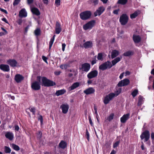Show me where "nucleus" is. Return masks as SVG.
Segmentation results:
<instances>
[{
    "label": "nucleus",
    "mask_w": 154,
    "mask_h": 154,
    "mask_svg": "<svg viewBox=\"0 0 154 154\" xmlns=\"http://www.w3.org/2000/svg\"><path fill=\"white\" fill-rule=\"evenodd\" d=\"M42 85L45 86L49 87L53 86L55 85V83L49 80L46 77H43L42 78Z\"/></svg>",
    "instance_id": "nucleus-1"
},
{
    "label": "nucleus",
    "mask_w": 154,
    "mask_h": 154,
    "mask_svg": "<svg viewBox=\"0 0 154 154\" xmlns=\"http://www.w3.org/2000/svg\"><path fill=\"white\" fill-rule=\"evenodd\" d=\"M91 12L89 11H86L80 14V17L83 20H86L90 18L91 16Z\"/></svg>",
    "instance_id": "nucleus-2"
},
{
    "label": "nucleus",
    "mask_w": 154,
    "mask_h": 154,
    "mask_svg": "<svg viewBox=\"0 0 154 154\" xmlns=\"http://www.w3.org/2000/svg\"><path fill=\"white\" fill-rule=\"evenodd\" d=\"M150 136V135L149 131L148 130H145L142 133L140 136V137L142 140L144 139V141L145 142H147L149 139Z\"/></svg>",
    "instance_id": "nucleus-3"
},
{
    "label": "nucleus",
    "mask_w": 154,
    "mask_h": 154,
    "mask_svg": "<svg viewBox=\"0 0 154 154\" xmlns=\"http://www.w3.org/2000/svg\"><path fill=\"white\" fill-rule=\"evenodd\" d=\"M128 17L126 14H123L120 17L119 21L122 25H125L128 22Z\"/></svg>",
    "instance_id": "nucleus-4"
},
{
    "label": "nucleus",
    "mask_w": 154,
    "mask_h": 154,
    "mask_svg": "<svg viewBox=\"0 0 154 154\" xmlns=\"http://www.w3.org/2000/svg\"><path fill=\"white\" fill-rule=\"evenodd\" d=\"M115 97V94L114 93H111L106 95L104 98L103 102L105 104H107L109 103Z\"/></svg>",
    "instance_id": "nucleus-5"
},
{
    "label": "nucleus",
    "mask_w": 154,
    "mask_h": 154,
    "mask_svg": "<svg viewBox=\"0 0 154 154\" xmlns=\"http://www.w3.org/2000/svg\"><path fill=\"white\" fill-rule=\"evenodd\" d=\"M95 23V20H91L84 25L83 26V28L85 30L91 29L94 26Z\"/></svg>",
    "instance_id": "nucleus-6"
},
{
    "label": "nucleus",
    "mask_w": 154,
    "mask_h": 154,
    "mask_svg": "<svg viewBox=\"0 0 154 154\" xmlns=\"http://www.w3.org/2000/svg\"><path fill=\"white\" fill-rule=\"evenodd\" d=\"M98 71L96 70L91 71L87 75L88 78L89 79H91L96 77L98 75Z\"/></svg>",
    "instance_id": "nucleus-7"
},
{
    "label": "nucleus",
    "mask_w": 154,
    "mask_h": 154,
    "mask_svg": "<svg viewBox=\"0 0 154 154\" xmlns=\"http://www.w3.org/2000/svg\"><path fill=\"white\" fill-rule=\"evenodd\" d=\"M41 84L39 82L35 81L32 83L31 88L34 90L37 91L41 88Z\"/></svg>",
    "instance_id": "nucleus-8"
},
{
    "label": "nucleus",
    "mask_w": 154,
    "mask_h": 154,
    "mask_svg": "<svg viewBox=\"0 0 154 154\" xmlns=\"http://www.w3.org/2000/svg\"><path fill=\"white\" fill-rule=\"evenodd\" d=\"M130 81L128 79H124L120 81L117 85L119 87H122L127 85L130 83Z\"/></svg>",
    "instance_id": "nucleus-9"
},
{
    "label": "nucleus",
    "mask_w": 154,
    "mask_h": 154,
    "mask_svg": "<svg viewBox=\"0 0 154 154\" xmlns=\"http://www.w3.org/2000/svg\"><path fill=\"white\" fill-rule=\"evenodd\" d=\"M69 108V105L67 103L63 104L60 106L62 112L64 114H66Z\"/></svg>",
    "instance_id": "nucleus-10"
},
{
    "label": "nucleus",
    "mask_w": 154,
    "mask_h": 154,
    "mask_svg": "<svg viewBox=\"0 0 154 154\" xmlns=\"http://www.w3.org/2000/svg\"><path fill=\"white\" fill-rule=\"evenodd\" d=\"M90 68L91 65L90 64L85 63L82 65L81 69L82 71L87 72L90 70Z\"/></svg>",
    "instance_id": "nucleus-11"
},
{
    "label": "nucleus",
    "mask_w": 154,
    "mask_h": 154,
    "mask_svg": "<svg viewBox=\"0 0 154 154\" xmlns=\"http://www.w3.org/2000/svg\"><path fill=\"white\" fill-rule=\"evenodd\" d=\"M104 10L105 8L101 6L94 13V16L96 17L97 15L99 16L100 15Z\"/></svg>",
    "instance_id": "nucleus-12"
},
{
    "label": "nucleus",
    "mask_w": 154,
    "mask_h": 154,
    "mask_svg": "<svg viewBox=\"0 0 154 154\" xmlns=\"http://www.w3.org/2000/svg\"><path fill=\"white\" fill-rule=\"evenodd\" d=\"M7 62L11 66L14 67L17 66V62L14 59H10L7 60Z\"/></svg>",
    "instance_id": "nucleus-13"
},
{
    "label": "nucleus",
    "mask_w": 154,
    "mask_h": 154,
    "mask_svg": "<svg viewBox=\"0 0 154 154\" xmlns=\"http://www.w3.org/2000/svg\"><path fill=\"white\" fill-rule=\"evenodd\" d=\"M0 69L4 72H8L10 71L9 66L7 64H1L0 65Z\"/></svg>",
    "instance_id": "nucleus-14"
},
{
    "label": "nucleus",
    "mask_w": 154,
    "mask_h": 154,
    "mask_svg": "<svg viewBox=\"0 0 154 154\" xmlns=\"http://www.w3.org/2000/svg\"><path fill=\"white\" fill-rule=\"evenodd\" d=\"M24 77L21 75L17 74L15 75L14 79L17 83H19L23 80Z\"/></svg>",
    "instance_id": "nucleus-15"
},
{
    "label": "nucleus",
    "mask_w": 154,
    "mask_h": 154,
    "mask_svg": "<svg viewBox=\"0 0 154 154\" xmlns=\"http://www.w3.org/2000/svg\"><path fill=\"white\" fill-rule=\"evenodd\" d=\"M95 91V89L93 88L90 87L84 91V93L86 95H88L94 93Z\"/></svg>",
    "instance_id": "nucleus-16"
},
{
    "label": "nucleus",
    "mask_w": 154,
    "mask_h": 154,
    "mask_svg": "<svg viewBox=\"0 0 154 154\" xmlns=\"http://www.w3.org/2000/svg\"><path fill=\"white\" fill-rule=\"evenodd\" d=\"M129 116L130 114L129 113L124 115L120 119L121 122L122 123H125L129 119Z\"/></svg>",
    "instance_id": "nucleus-17"
},
{
    "label": "nucleus",
    "mask_w": 154,
    "mask_h": 154,
    "mask_svg": "<svg viewBox=\"0 0 154 154\" xmlns=\"http://www.w3.org/2000/svg\"><path fill=\"white\" fill-rule=\"evenodd\" d=\"M19 17H26L27 16V13L25 8L22 9L19 12Z\"/></svg>",
    "instance_id": "nucleus-18"
},
{
    "label": "nucleus",
    "mask_w": 154,
    "mask_h": 154,
    "mask_svg": "<svg viewBox=\"0 0 154 154\" xmlns=\"http://www.w3.org/2000/svg\"><path fill=\"white\" fill-rule=\"evenodd\" d=\"M6 137L10 140H13L14 137V135L12 132L8 131L5 134Z\"/></svg>",
    "instance_id": "nucleus-19"
},
{
    "label": "nucleus",
    "mask_w": 154,
    "mask_h": 154,
    "mask_svg": "<svg viewBox=\"0 0 154 154\" xmlns=\"http://www.w3.org/2000/svg\"><path fill=\"white\" fill-rule=\"evenodd\" d=\"M61 31V28L60 27V25L58 22H57L55 27L56 33L57 34H59Z\"/></svg>",
    "instance_id": "nucleus-20"
},
{
    "label": "nucleus",
    "mask_w": 154,
    "mask_h": 154,
    "mask_svg": "<svg viewBox=\"0 0 154 154\" xmlns=\"http://www.w3.org/2000/svg\"><path fill=\"white\" fill-rule=\"evenodd\" d=\"M67 143L63 140H61L59 144V146L62 149H64L66 147Z\"/></svg>",
    "instance_id": "nucleus-21"
},
{
    "label": "nucleus",
    "mask_w": 154,
    "mask_h": 154,
    "mask_svg": "<svg viewBox=\"0 0 154 154\" xmlns=\"http://www.w3.org/2000/svg\"><path fill=\"white\" fill-rule=\"evenodd\" d=\"M133 39L135 43H139L140 42L141 38L140 36L138 35H133Z\"/></svg>",
    "instance_id": "nucleus-22"
},
{
    "label": "nucleus",
    "mask_w": 154,
    "mask_h": 154,
    "mask_svg": "<svg viewBox=\"0 0 154 154\" xmlns=\"http://www.w3.org/2000/svg\"><path fill=\"white\" fill-rule=\"evenodd\" d=\"M80 83L78 82H76L74 83L69 88V89L70 91L74 90L75 88L79 87Z\"/></svg>",
    "instance_id": "nucleus-23"
},
{
    "label": "nucleus",
    "mask_w": 154,
    "mask_h": 154,
    "mask_svg": "<svg viewBox=\"0 0 154 154\" xmlns=\"http://www.w3.org/2000/svg\"><path fill=\"white\" fill-rule=\"evenodd\" d=\"M92 43L90 41H87L85 43L83 46L85 48H91L92 46Z\"/></svg>",
    "instance_id": "nucleus-24"
},
{
    "label": "nucleus",
    "mask_w": 154,
    "mask_h": 154,
    "mask_svg": "<svg viewBox=\"0 0 154 154\" xmlns=\"http://www.w3.org/2000/svg\"><path fill=\"white\" fill-rule=\"evenodd\" d=\"M122 57H118L112 61V66L115 65L117 63L120 61L122 59Z\"/></svg>",
    "instance_id": "nucleus-25"
},
{
    "label": "nucleus",
    "mask_w": 154,
    "mask_h": 154,
    "mask_svg": "<svg viewBox=\"0 0 154 154\" xmlns=\"http://www.w3.org/2000/svg\"><path fill=\"white\" fill-rule=\"evenodd\" d=\"M119 54V51L116 50H113L111 53V58L113 59Z\"/></svg>",
    "instance_id": "nucleus-26"
},
{
    "label": "nucleus",
    "mask_w": 154,
    "mask_h": 154,
    "mask_svg": "<svg viewBox=\"0 0 154 154\" xmlns=\"http://www.w3.org/2000/svg\"><path fill=\"white\" fill-rule=\"evenodd\" d=\"M31 11L33 14L37 16L40 15V14L38 9L35 8H32L31 9Z\"/></svg>",
    "instance_id": "nucleus-27"
},
{
    "label": "nucleus",
    "mask_w": 154,
    "mask_h": 154,
    "mask_svg": "<svg viewBox=\"0 0 154 154\" xmlns=\"http://www.w3.org/2000/svg\"><path fill=\"white\" fill-rule=\"evenodd\" d=\"M66 92V90L64 89L59 90L56 91V94L58 96L64 94Z\"/></svg>",
    "instance_id": "nucleus-28"
},
{
    "label": "nucleus",
    "mask_w": 154,
    "mask_h": 154,
    "mask_svg": "<svg viewBox=\"0 0 154 154\" xmlns=\"http://www.w3.org/2000/svg\"><path fill=\"white\" fill-rule=\"evenodd\" d=\"M104 63L106 65L107 69L111 68L112 66V65L111 62L109 61H107Z\"/></svg>",
    "instance_id": "nucleus-29"
},
{
    "label": "nucleus",
    "mask_w": 154,
    "mask_h": 154,
    "mask_svg": "<svg viewBox=\"0 0 154 154\" xmlns=\"http://www.w3.org/2000/svg\"><path fill=\"white\" fill-rule=\"evenodd\" d=\"M55 35H54L51 38L50 41L49 42V48L50 49H51V47L52 46L53 44V43L54 38H55Z\"/></svg>",
    "instance_id": "nucleus-30"
},
{
    "label": "nucleus",
    "mask_w": 154,
    "mask_h": 154,
    "mask_svg": "<svg viewBox=\"0 0 154 154\" xmlns=\"http://www.w3.org/2000/svg\"><path fill=\"white\" fill-rule=\"evenodd\" d=\"M143 102V97L141 96H139L138 97V106L141 105Z\"/></svg>",
    "instance_id": "nucleus-31"
},
{
    "label": "nucleus",
    "mask_w": 154,
    "mask_h": 154,
    "mask_svg": "<svg viewBox=\"0 0 154 154\" xmlns=\"http://www.w3.org/2000/svg\"><path fill=\"white\" fill-rule=\"evenodd\" d=\"M98 0H90L88 2L89 4H93L95 5L98 4Z\"/></svg>",
    "instance_id": "nucleus-32"
},
{
    "label": "nucleus",
    "mask_w": 154,
    "mask_h": 154,
    "mask_svg": "<svg viewBox=\"0 0 154 154\" xmlns=\"http://www.w3.org/2000/svg\"><path fill=\"white\" fill-rule=\"evenodd\" d=\"M128 0H118L117 3L122 5H125L127 2Z\"/></svg>",
    "instance_id": "nucleus-33"
},
{
    "label": "nucleus",
    "mask_w": 154,
    "mask_h": 154,
    "mask_svg": "<svg viewBox=\"0 0 154 154\" xmlns=\"http://www.w3.org/2000/svg\"><path fill=\"white\" fill-rule=\"evenodd\" d=\"M100 69L101 70L103 71L104 70L107 69L106 65H105L104 63H103L101 65H100L99 67Z\"/></svg>",
    "instance_id": "nucleus-34"
},
{
    "label": "nucleus",
    "mask_w": 154,
    "mask_h": 154,
    "mask_svg": "<svg viewBox=\"0 0 154 154\" xmlns=\"http://www.w3.org/2000/svg\"><path fill=\"white\" fill-rule=\"evenodd\" d=\"M138 12L136 11L134 13L130 15V18L131 19L134 18L138 16Z\"/></svg>",
    "instance_id": "nucleus-35"
},
{
    "label": "nucleus",
    "mask_w": 154,
    "mask_h": 154,
    "mask_svg": "<svg viewBox=\"0 0 154 154\" xmlns=\"http://www.w3.org/2000/svg\"><path fill=\"white\" fill-rule=\"evenodd\" d=\"M133 53L131 51H128L124 53L123 54V55L126 57H129L132 55Z\"/></svg>",
    "instance_id": "nucleus-36"
},
{
    "label": "nucleus",
    "mask_w": 154,
    "mask_h": 154,
    "mask_svg": "<svg viewBox=\"0 0 154 154\" xmlns=\"http://www.w3.org/2000/svg\"><path fill=\"white\" fill-rule=\"evenodd\" d=\"M114 114L113 113H111L110 115L107 117L106 119V120H108L109 122L111 121L113 119Z\"/></svg>",
    "instance_id": "nucleus-37"
},
{
    "label": "nucleus",
    "mask_w": 154,
    "mask_h": 154,
    "mask_svg": "<svg viewBox=\"0 0 154 154\" xmlns=\"http://www.w3.org/2000/svg\"><path fill=\"white\" fill-rule=\"evenodd\" d=\"M4 151L6 153H10L11 152V149L9 147L5 146Z\"/></svg>",
    "instance_id": "nucleus-38"
},
{
    "label": "nucleus",
    "mask_w": 154,
    "mask_h": 154,
    "mask_svg": "<svg viewBox=\"0 0 154 154\" xmlns=\"http://www.w3.org/2000/svg\"><path fill=\"white\" fill-rule=\"evenodd\" d=\"M12 146L13 149L16 151H18L20 149L19 147L16 144H12Z\"/></svg>",
    "instance_id": "nucleus-39"
},
{
    "label": "nucleus",
    "mask_w": 154,
    "mask_h": 154,
    "mask_svg": "<svg viewBox=\"0 0 154 154\" xmlns=\"http://www.w3.org/2000/svg\"><path fill=\"white\" fill-rule=\"evenodd\" d=\"M97 59L99 60L102 61L103 60V54L102 53H99L98 54L97 57Z\"/></svg>",
    "instance_id": "nucleus-40"
},
{
    "label": "nucleus",
    "mask_w": 154,
    "mask_h": 154,
    "mask_svg": "<svg viewBox=\"0 0 154 154\" xmlns=\"http://www.w3.org/2000/svg\"><path fill=\"white\" fill-rule=\"evenodd\" d=\"M40 30L39 29H37L34 31L35 34L36 36H38L40 34Z\"/></svg>",
    "instance_id": "nucleus-41"
},
{
    "label": "nucleus",
    "mask_w": 154,
    "mask_h": 154,
    "mask_svg": "<svg viewBox=\"0 0 154 154\" xmlns=\"http://www.w3.org/2000/svg\"><path fill=\"white\" fill-rule=\"evenodd\" d=\"M138 92V91L137 89H135L132 92L131 95L134 97H135L137 94Z\"/></svg>",
    "instance_id": "nucleus-42"
},
{
    "label": "nucleus",
    "mask_w": 154,
    "mask_h": 154,
    "mask_svg": "<svg viewBox=\"0 0 154 154\" xmlns=\"http://www.w3.org/2000/svg\"><path fill=\"white\" fill-rule=\"evenodd\" d=\"M69 66L68 64H62L60 66V67L62 69H67V67Z\"/></svg>",
    "instance_id": "nucleus-43"
},
{
    "label": "nucleus",
    "mask_w": 154,
    "mask_h": 154,
    "mask_svg": "<svg viewBox=\"0 0 154 154\" xmlns=\"http://www.w3.org/2000/svg\"><path fill=\"white\" fill-rule=\"evenodd\" d=\"M32 26V23L31 22H29V24L27 26L25 29V32H27L29 27Z\"/></svg>",
    "instance_id": "nucleus-44"
},
{
    "label": "nucleus",
    "mask_w": 154,
    "mask_h": 154,
    "mask_svg": "<svg viewBox=\"0 0 154 154\" xmlns=\"http://www.w3.org/2000/svg\"><path fill=\"white\" fill-rule=\"evenodd\" d=\"M86 138L88 140V141H89V134L88 131V130L87 129L86 130Z\"/></svg>",
    "instance_id": "nucleus-45"
},
{
    "label": "nucleus",
    "mask_w": 154,
    "mask_h": 154,
    "mask_svg": "<svg viewBox=\"0 0 154 154\" xmlns=\"http://www.w3.org/2000/svg\"><path fill=\"white\" fill-rule=\"evenodd\" d=\"M21 0H14L13 5L14 6L17 5L20 2Z\"/></svg>",
    "instance_id": "nucleus-46"
},
{
    "label": "nucleus",
    "mask_w": 154,
    "mask_h": 154,
    "mask_svg": "<svg viewBox=\"0 0 154 154\" xmlns=\"http://www.w3.org/2000/svg\"><path fill=\"white\" fill-rule=\"evenodd\" d=\"M122 91V88H119L118 90L117 91V92L116 93H115V97H116L118 95H119V94L121 93V92Z\"/></svg>",
    "instance_id": "nucleus-47"
},
{
    "label": "nucleus",
    "mask_w": 154,
    "mask_h": 154,
    "mask_svg": "<svg viewBox=\"0 0 154 154\" xmlns=\"http://www.w3.org/2000/svg\"><path fill=\"white\" fill-rule=\"evenodd\" d=\"M30 111L32 112V113L33 115L35 114V109L34 107H32L31 108H29Z\"/></svg>",
    "instance_id": "nucleus-48"
},
{
    "label": "nucleus",
    "mask_w": 154,
    "mask_h": 154,
    "mask_svg": "<svg viewBox=\"0 0 154 154\" xmlns=\"http://www.w3.org/2000/svg\"><path fill=\"white\" fill-rule=\"evenodd\" d=\"M119 143L120 142L119 141H117L116 142L113 144V147L114 148L116 147L119 145Z\"/></svg>",
    "instance_id": "nucleus-49"
},
{
    "label": "nucleus",
    "mask_w": 154,
    "mask_h": 154,
    "mask_svg": "<svg viewBox=\"0 0 154 154\" xmlns=\"http://www.w3.org/2000/svg\"><path fill=\"white\" fill-rule=\"evenodd\" d=\"M38 119L40 121L41 124H42L43 122V118L42 116L41 115L39 116Z\"/></svg>",
    "instance_id": "nucleus-50"
},
{
    "label": "nucleus",
    "mask_w": 154,
    "mask_h": 154,
    "mask_svg": "<svg viewBox=\"0 0 154 154\" xmlns=\"http://www.w3.org/2000/svg\"><path fill=\"white\" fill-rule=\"evenodd\" d=\"M60 0H55V3L57 6L60 5Z\"/></svg>",
    "instance_id": "nucleus-51"
},
{
    "label": "nucleus",
    "mask_w": 154,
    "mask_h": 154,
    "mask_svg": "<svg viewBox=\"0 0 154 154\" xmlns=\"http://www.w3.org/2000/svg\"><path fill=\"white\" fill-rule=\"evenodd\" d=\"M19 129H20V128L18 125H16L14 126V130L15 131H19Z\"/></svg>",
    "instance_id": "nucleus-52"
},
{
    "label": "nucleus",
    "mask_w": 154,
    "mask_h": 154,
    "mask_svg": "<svg viewBox=\"0 0 154 154\" xmlns=\"http://www.w3.org/2000/svg\"><path fill=\"white\" fill-rule=\"evenodd\" d=\"M43 60L47 63H48L47 61V58L45 56H43L42 57Z\"/></svg>",
    "instance_id": "nucleus-53"
},
{
    "label": "nucleus",
    "mask_w": 154,
    "mask_h": 154,
    "mask_svg": "<svg viewBox=\"0 0 154 154\" xmlns=\"http://www.w3.org/2000/svg\"><path fill=\"white\" fill-rule=\"evenodd\" d=\"M38 137L40 138L42 136V133L41 131H39L37 133Z\"/></svg>",
    "instance_id": "nucleus-54"
},
{
    "label": "nucleus",
    "mask_w": 154,
    "mask_h": 154,
    "mask_svg": "<svg viewBox=\"0 0 154 154\" xmlns=\"http://www.w3.org/2000/svg\"><path fill=\"white\" fill-rule=\"evenodd\" d=\"M22 19H19L17 21V23L19 25H21L22 23Z\"/></svg>",
    "instance_id": "nucleus-55"
},
{
    "label": "nucleus",
    "mask_w": 154,
    "mask_h": 154,
    "mask_svg": "<svg viewBox=\"0 0 154 154\" xmlns=\"http://www.w3.org/2000/svg\"><path fill=\"white\" fill-rule=\"evenodd\" d=\"M66 45L65 44L63 43L62 44V50L64 51L65 50V48L66 47Z\"/></svg>",
    "instance_id": "nucleus-56"
},
{
    "label": "nucleus",
    "mask_w": 154,
    "mask_h": 154,
    "mask_svg": "<svg viewBox=\"0 0 154 154\" xmlns=\"http://www.w3.org/2000/svg\"><path fill=\"white\" fill-rule=\"evenodd\" d=\"M0 10L2 11L5 13L6 14H8V12L7 11L5 10L4 9H3L1 8H0Z\"/></svg>",
    "instance_id": "nucleus-57"
},
{
    "label": "nucleus",
    "mask_w": 154,
    "mask_h": 154,
    "mask_svg": "<svg viewBox=\"0 0 154 154\" xmlns=\"http://www.w3.org/2000/svg\"><path fill=\"white\" fill-rule=\"evenodd\" d=\"M33 0H27V4L28 5H30L33 3Z\"/></svg>",
    "instance_id": "nucleus-58"
},
{
    "label": "nucleus",
    "mask_w": 154,
    "mask_h": 154,
    "mask_svg": "<svg viewBox=\"0 0 154 154\" xmlns=\"http://www.w3.org/2000/svg\"><path fill=\"white\" fill-rule=\"evenodd\" d=\"M97 63V60L95 58L94 60H93L91 62V64L92 65H93L94 64L96 63Z\"/></svg>",
    "instance_id": "nucleus-59"
},
{
    "label": "nucleus",
    "mask_w": 154,
    "mask_h": 154,
    "mask_svg": "<svg viewBox=\"0 0 154 154\" xmlns=\"http://www.w3.org/2000/svg\"><path fill=\"white\" fill-rule=\"evenodd\" d=\"M89 122H90V124L92 125V126L93 125V123L92 122V120H91V118L90 117V116H89Z\"/></svg>",
    "instance_id": "nucleus-60"
},
{
    "label": "nucleus",
    "mask_w": 154,
    "mask_h": 154,
    "mask_svg": "<svg viewBox=\"0 0 154 154\" xmlns=\"http://www.w3.org/2000/svg\"><path fill=\"white\" fill-rule=\"evenodd\" d=\"M2 20L3 21L5 22V23H8V22L7 19L5 18H3L2 19Z\"/></svg>",
    "instance_id": "nucleus-61"
},
{
    "label": "nucleus",
    "mask_w": 154,
    "mask_h": 154,
    "mask_svg": "<svg viewBox=\"0 0 154 154\" xmlns=\"http://www.w3.org/2000/svg\"><path fill=\"white\" fill-rule=\"evenodd\" d=\"M94 110L95 113V114L96 115H97L98 114H97V108L95 106H94Z\"/></svg>",
    "instance_id": "nucleus-62"
},
{
    "label": "nucleus",
    "mask_w": 154,
    "mask_h": 154,
    "mask_svg": "<svg viewBox=\"0 0 154 154\" xmlns=\"http://www.w3.org/2000/svg\"><path fill=\"white\" fill-rule=\"evenodd\" d=\"M119 10H116L114 11L113 13L115 14H118Z\"/></svg>",
    "instance_id": "nucleus-63"
},
{
    "label": "nucleus",
    "mask_w": 154,
    "mask_h": 154,
    "mask_svg": "<svg viewBox=\"0 0 154 154\" xmlns=\"http://www.w3.org/2000/svg\"><path fill=\"white\" fill-rule=\"evenodd\" d=\"M43 2L46 5H47L48 3V0H42Z\"/></svg>",
    "instance_id": "nucleus-64"
}]
</instances>
